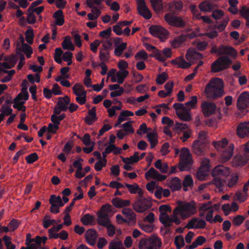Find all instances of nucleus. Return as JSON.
I'll return each instance as SVG.
<instances>
[{
    "label": "nucleus",
    "mask_w": 249,
    "mask_h": 249,
    "mask_svg": "<svg viewBox=\"0 0 249 249\" xmlns=\"http://www.w3.org/2000/svg\"><path fill=\"white\" fill-rule=\"evenodd\" d=\"M148 58V53L143 50L138 52L135 55L136 60H146Z\"/></svg>",
    "instance_id": "55"
},
{
    "label": "nucleus",
    "mask_w": 249,
    "mask_h": 249,
    "mask_svg": "<svg viewBox=\"0 0 249 249\" xmlns=\"http://www.w3.org/2000/svg\"><path fill=\"white\" fill-rule=\"evenodd\" d=\"M206 239L205 237L202 236H198L196 240L191 245L188 249H194L196 248L198 246L203 245L206 242Z\"/></svg>",
    "instance_id": "51"
},
{
    "label": "nucleus",
    "mask_w": 249,
    "mask_h": 249,
    "mask_svg": "<svg viewBox=\"0 0 249 249\" xmlns=\"http://www.w3.org/2000/svg\"><path fill=\"white\" fill-rule=\"evenodd\" d=\"M192 155L188 148L183 147L181 148L180 154V161L178 168L180 171L188 170L192 163Z\"/></svg>",
    "instance_id": "3"
},
{
    "label": "nucleus",
    "mask_w": 249,
    "mask_h": 249,
    "mask_svg": "<svg viewBox=\"0 0 249 249\" xmlns=\"http://www.w3.org/2000/svg\"><path fill=\"white\" fill-rule=\"evenodd\" d=\"M145 178L147 180L152 178L162 181L165 180L167 177L165 175L160 174L154 168H150L149 170L145 173Z\"/></svg>",
    "instance_id": "16"
},
{
    "label": "nucleus",
    "mask_w": 249,
    "mask_h": 249,
    "mask_svg": "<svg viewBox=\"0 0 249 249\" xmlns=\"http://www.w3.org/2000/svg\"><path fill=\"white\" fill-rule=\"evenodd\" d=\"M201 107L204 116L209 117L217 112L219 113L218 119L221 118L220 108L216 107L215 103L204 101L201 104Z\"/></svg>",
    "instance_id": "8"
},
{
    "label": "nucleus",
    "mask_w": 249,
    "mask_h": 249,
    "mask_svg": "<svg viewBox=\"0 0 249 249\" xmlns=\"http://www.w3.org/2000/svg\"><path fill=\"white\" fill-rule=\"evenodd\" d=\"M230 174V169L223 165L215 166L212 171V176L213 177H227Z\"/></svg>",
    "instance_id": "17"
},
{
    "label": "nucleus",
    "mask_w": 249,
    "mask_h": 249,
    "mask_svg": "<svg viewBox=\"0 0 249 249\" xmlns=\"http://www.w3.org/2000/svg\"><path fill=\"white\" fill-rule=\"evenodd\" d=\"M192 152L198 155L201 156L206 152V144L204 142L194 141L192 145Z\"/></svg>",
    "instance_id": "18"
},
{
    "label": "nucleus",
    "mask_w": 249,
    "mask_h": 249,
    "mask_svg": "<svg viewBox=\"0 0 249 249\" xmlns=\"http://www.w3.org/2000/svg\"><path fill=\"white\" fill-rule=\"evenodd\" d=\"M140 158H139L138 152H135L133 156H131L129 158L123 159V161L124 163H128L131 164L138 162Z\"/></svg>",
    "instance_id": "47"
},
{
    "label": "nucleus",
    "mask_w": 249,
    "mask_h": 249,
    "mask_svg": "<svg viewBox=\"0 0 249 249\" xmlns=\"http://www.w3.org/2000/svg\"><path fill=\"white\" fill-rule=\"evenodd\" d=\"M249 107V92H242L237 101V107L239 109H246Z\"/></svg>",
    "instance_id": "13"
},
{
    "label": "nucleus",
    "mask_w": 249,
    "mask_h": 249,
    "mask_svg": "<svg viewBox=\"0 0 249 249\" xmlns=\"http://www.w3.org/2000/svg\"><path fill=\"white\" fill-rule=\"evenodd\" d=\"M72 91L76 96L75 100L80 105H84L87 101V91L80 83H76L72 87Z\"/></svg>",
    "instance_id": "10"
},
{
    "label": "nucleus",
    "mask_w": 249,
    "mask_h": 249,
    "mask_svg": "<svg viewBox=\"0 0 249 249\" xmlns=\"http://www.w3.org/2000/svg\"><path fill=\"white\" fill-rule=\"evenodd\" d=\"M70 103V98L67 95L65 96L64 97L59 98L58 101L57 103V106L60 107V108L62 109L63 111H65L68 109V105Z\"/></svg>",
    "instance_id": "30"
},
{
    "label": "nucleus",
    "mask_w": 249,
    "mask_h": 249,
    "mask_svg": "<svg viewBox=\"0 0 249 249\" xmlns=\"http://www.w3.org/2000/svg\"><path fill=\"white\" fill-rule=\"evenodd\" d=\"M236 133L241 138L249 135V122L240 123L237 127Z\"/></svg>",
    "instance_id": "22"
},
{
    "label": "nucleus",
    "mask_w": 249,
    "mask_h": 249,
    "mask_svg": "<svg viewBox=\"0 0 249 249\" xmlns=\"http://www.w3.org/2000/svg\"><path fill=\"white\" fill-rule=\"evenodd\" d=\"M237 54V51L231 47L225 45H221L219 47V55L227 54L236 56Z\"/></svg>",
    "instance_id": "24"
},
{
    "label": "nucleus",
    "mask_w": 249,
    "mask_h": 249,
    "mask_svg": "<svg viewBox=\"0 0 249 249\" xmlns=\"http://www.w3.org/2000/svg\"><path fill=\"white\" fill-rule=\"evenodd\" d=\"M224 87V82L221 79L212 78L205 88L204 94L208 99H216L223 95Z\"/></svg>",
    "instance_id": "2"
},
{
    "label": "nucleus",
    "mask_w": 249,
    "mask_h": 249,
    "mask_svg": "<svg viewBox=\"0 0 249 249\" xmlns=\"http://www.w3.org/2000/svg\"><path fill=\"white\" fill-rule=\"evenodd\" d=\"M127 43H123L120 45L116 46L114 50V54L117 56H121L123 53L124 51L126 48Z\"/></svg>",
    "instance_id": "56"
},
{
    "label": "nucleus",
    "mask_w": 249,
    "mask_h": 249,
    "mask_svg": "<svg viewBox=\"0 0 249 249\" xmlns=\"http://www.w3.org/2000/svg\"><path fill=\"white\" fill-rule=\"evenodd\" d=\"M152 206L151 201L148 199L140 197L132 205L133 209L138 213H143Z\"/></svg>",
    "instance_id": "7"
},
{
    "label": "nucleus",
    "mask_w": 249,
    "mask_h": 249,
    "mask_svg": "<svg viewBox=\"0 0 249 249\" xmlns=\"http://www.w3.org/2000/svg\"><path fill=\"white\" fill-rule=\"evenodd\" d=\"M245 219V217L242 215H237L234 217L232 220V222L234 226L237 227L241 225Z\"/></svg>",
    "instance_id": "62"
},
{
    "label": "nucleus",
    "mask_w": 249,
    "mask_h": 249,
    "mask_svg": "<svg viewBox=\"0 0 249 249\" xmlns=\"http://www.w3.org/2000/svg\"><path fill=\"white\" fill-rule=\"evenodd\" d=\"M150 56L155 58L157 60L160 62L165 61V59L163 56L162 51L158 50L157 48L154 51H153L152 54H150Z\"/></svg>",
    "instance_id": "54"
},
{
    "label": "nucleus",
    "mask_w": 249,
    "mask_h": 249,
    "mask_svg": "<svg viewBox=\"0 0 249 249\" xmlns=\"http://www.w3.org/2000/svg\"><path fill=\"white\" fill-rule=\"evenodd\" d=\"M248 160V158L244 159L242 156H236L233 159L232 164L234 166H242L244 165Z\"/></svg>",
    "instance_id": "39"
},
{
    "label": "nucleus",
    "mask_w": 249,
    "mask_h": 249,
    "mask_svg": "<svg viewBox=\"0 0 249 249\" xmlns=\"http://www.w3.org/2000/svg\"><path fill=\"white\" fill-rule=\"evenodd\" d=\"M111 202L113 206L117 208H121L124 207L128 206L130 204L129 200H123L119 197H115L112 199Z\"/></svg>",
    "instance_id": "27"
},
{
    "label": "nucleus",
    "mask_w": 249,
    "mask_h": 249,
    "mask_svg": "<svg viewBox=\"0 0 249 249\" xmlns=\"http://www.w3.org/2000/svg\"><path fill=\"white\" fill-rule=\"evenodd\" d=\"M185 57L189 63L192 64L196 63L197 60H201L203 58V55L195 49H190L187 51Z\"/></svg>",
    "instance_id": "14"
},
{
    "label": "nucleus",
    "mask_w": 249,
    "mask_h": 249,
    "mask_svg": "<svg viewBox=\"0 0 249 249\" xmlns=\"http://www.w3.org/2000/svg\"><path fill=\"white\" fill-rule=\"evenodd\" d=\"M155 166L162 173H167L168 172V165L167 163L166 162L162 163L160 160H158L156 161Z\"/></svg>",
    "instance_id": "45"
},
{
    "label": "nucleus",
    "mask_w": 249,
    "mask_h": 249,
    "mask_svg": "<svg viewBox=\"0 0 249 249\" xmlns=\"http://www.w3.org/2000/svg\"><path fill=\"white\" fill-rule=\"evenodd\" d=\"M98 224L106 227L111 223L108 214H98L97 217Z\"/></svg>",
    "instance_id": "34"
},
{
    "label": "nucleus",
    "mask_w": 249,
    "mask_h": 249,
    "mask_svg": "<svg viewBox=\"0 0 249 249\" xmlns=\"http://www.w3.org/2000/svg\"><path fill=\"white\" fill-rule=\"evenodd\" d=\"M168 78V75L167 73L163 72L161 74H159L156 79L157 83L159 85L163 84Z\"/></svg>",
    "instance_id": "63"
},
{
    "label": "nucleus",
    "mask_w": 249,
    "mask_h": 249,
    "mask_svg": "<svg viewBox=\"0 0 249 249\" xmlns=\"http://www.w3.org/2000/svg\"><path fill=\"white\" fill-rule=\"evenodd\" d=\"M65 117L66 115L64 113H63L59 116L55 115V114H53L51 116V120L53 124L59 126L60 121L63 120Z\"/></svg>",
    "instance_id": "59"
},
{
    "label": "nucleus",
    "mask_w": 249,
    "mask_h": 249,
    "mask_svg": "<svg viewBox=\"0 0 249 249\" xmlns=\"http://www.w3.org/2000/svg\"><path fill=\"white\" fill-rule=\"evenodd\" d=\"M62 46L64 50H69L73 51L74 50V46L72 44L71 38L70 36H66L64 38V40L62 42Z\"/></svg>",
    "instance_id": "36"
},
{
    "label": "nucleus",
    "mask_w": 249,
    "mask_h": 249,
    "mask_svg": "<svg viewBox=\"0 0 249 249\" xmlns=\"http://www.w3.org/2000/svg\"><path fill=\"white\" fill-rule=\"evenodd\" d=\"M150 2L153 10L156 12H159L162 9L161 0H150Z\"/></svg>",
    "instance_id": "53"
},
{
    "label": "nucleus",
    "mask_w": 249,
    "mask_h": 249,
    "mask_svg": "<svg viewBox=\"0 0 249 249\" xmlns=\"http://www.w3.org/2000/svg\"><path fill=\"white\" fill-rule=\"evenodd\" d=\"M85 237L88 244L91 246H94L97 238V233L93 229H89L86 232Z\"/></svg>",
    "instance_id": "20"
},
{
    "label": "nucleus",
    "mask_w": 249,
    "mask_h": 249,
    "mask_svg": "<svg viewBox=\"0 0 249 249\" xmlns=\"http://www.w3.org/2000/svg\"><path fill=\"white\" fill-rule=\"evenodd\" d=\"M53 17L55 19V24L56 25L62 26L64 23V16L61 10H57L54 12Z\"/></svg>",
    "instance_id": "31"
},
{
    "label": "nucleus",
    "mask_w": 249,
    "mask_h": 249,
    "mask_svg": "<svg viewBox=\"0 0 249 249\" xmlns=\"http://www.w3.org/2000/svg\"><path fill=\"white\" fill-rule=\"evenodd\" d=\"M122 213L125 215L127 220V223L135 222L136 215L135 213L130 208H124L122 210Z\"/></svg>",
    "instance_id": "28"
},
{
    "label": "nucleus",
    "mask_w": 249,
    "mask_h": 249,
    "mask_svg": "<svg viewBox=\"0 0 249 249\" xmlns=\"http://www.w3.org/2000/svg\"><path fill=\"white\" fill-rule=\"evenodd\" d=\"M166 182L168 187L173 192L178 191L181 188V180L177 177L168 178Z\"/></svg>",
    "instance_id": "19"
},
{
    "label": "nucleus",
    "mask_w": 249,
    "mask_h": 249,
    "mask_svg": "<svg viewBox=\"0 0 249 249\" xmlns=\"http://www.w3.org/2000/svg\"><path fill=\"white\" fill-rule=\"evenodd\" d=\"M186 41V36L184 35H181L172 40L170 43L171 46L174 48L179 47L181 44Z\"/></svg>",
    "instance_id": "35"
},
{
    "label": "nucleus",
    "mask_w": 249,
    "mask_h": 249,
    "mask_svg": "<svg viewBox=\"0 0 249 249\" xmlns=\"http://www.w3.org/2000/svg\"><path fill=\"white\" fill-rule=\"evenodd\" d=\"M81 221L84 225H91L93 221V217L89 214H86L81 217Z\"/></svg>",
    "instance_id": "60"
},
{
    "label": "nucleus",
    "mask_w": 249,
    "mask_h": 249,
    "mask_svg": "<svg viewBox=\"0 0 249 249\" xmlns=\"http://www.w3.org/2000/svg\"><path fill=\"white\" fill-rule=\"evenodd\" d=\"M197 102V98L196 96H192L190 98V100L186 102L185 105L189 110L195 107L196 105Z\"/></svg>",
    "instance_id": "61"
},
{
    "label": "nucleus",
    "mask_w": 249,
    "mask_h": 249,
    "mask_svg": "<svg viewBox=\"0 0 249 249\" xmlns=\"http://www.w3.org/2000/svg\"><path fill=\"white\" fill-rule=\"evenodd\" d=\"M178 117L183 121L189 122L192 120V116L190 113V110L184 111L183 112L177 111L176 113Z\"/></svg>",
    "instance_id": "38"
},
{
    "label": "nucleus",
    "mask_w": 249,
    "mask_h": 249,
    "mask_svg": "<svg viewBox=\"0 0 249 249\" xmlns=\"http://www.w3.org/2000/svg\"><path fill=\"white\" fill-rule=\"evenodd\" d=\"M183 189L186 192L189 189H192L194 186V181L192 177L190 175L185 177L182 182Z\"/></svg>",
    "instance_id": "32"
},
{
    "label": "nucleus",
    "mask_w": 249,
    "mask_h": 249,
    "mask_svg": "<svg viewBox=\"0 0 249 249\" xmlns=\"http://www.w3.org/2000/svg\"><path fill=\"white\" fill-rule=\"evenodd\" d=\"M234 150V145L230 143L227 148L222 153L220 160L222 162H225L229 160L233 156Z\"/></svg>",
    "instance_id": "21"
},
{
    "label": "nucleus",
    "mask_w": 249,
    "mask_h": 249,
    "mask_svg": "<svg viewBox=\"0 0 249 249\" xmlns=\"http://www.w3.org/2000/svg\"><path fill=\"white\" fill-rule=\"evenodd\" d=\"M159 210L160 212V215L159 216L160 222L165 227H171L172 223H174L173 213L171 216L167 213V212H171L170 206L168 205H162L159 207Z\"/></svg>",
    "instance_id": "5"
},
{
    "label": "nucleus",
    "mask_w": 249,
    "mask_h": 249,
    "mask_svg": "<svg viewBox=\"0 0 249 249\" xmlns=\"http://www.w3.org/2000/svg\"><path fill=\"white\" fill-rule=\"evenodd\" d=\"M149 31L153 36L159 38L162 41L166 39L169 34L167 30L160 26H151Z\"/></svg>",
    "instance_id": "11"
},
{
    "label": "nucleus",
    "mask_w": 249,
    "mask_h": 249,
    "mask_svg": "<svg viewBox=\"0 0 249 249\" xmlns=\"http://www.w3.org/2000/svg\"><path fill=\"white\" fill-rule=\"evenodd\" d=\"M164 18L165 21L172 26L182 28L186 24V21L182 17L176 16L170 13L165 14Z\"/></svg>",
    "instance_id": "9"
},
{
    "label": "nucleus",
    "mask_w": 249,
    "mask_h": 249,
    "mask_svg": "<svg viewBox=\"0 0 249 249\" xmlns=\"http://www.w3.org/2000/svg\"><path fill=\"white\" fill-rule=\"evenodd\" d=\"M228 144V141L226 138H223L221 141H215L213 142L214 147L217 150L224 148Z\"/></svg>",
    "instance_id": "44"
},
{
    "label": "nucleus",
    "mask_w": 249,
    "mask_h": 249,
    "mask_svg": "<svg viewBox=\"0 0 249 249\" xmlns=\"http://www.w3.org/2000/svg\"><path fill=\"white\" fill-rule=\"evenodd\" d=\"M102 48L104 50L110 51L112 49L113 40L112 38H108L100 40Z\"/></svg>",
    "instance_id": "46"
},
{
    "label": "nucleus",
    "mask_w": 249,
    "mask_h": 249,
    "mask_svg": "<svg viewBox=\"0 0 249 249\" xmlns=\"http://www.w3.org/2000/svg\"><path fill=\"white\" fill-rule=\"evenodd\" d=\"M133 121H128L124 124L122 126L123 127L122 129L127 135L132 134L134 132V130L132 127Z\"/></svg>",
    "instance_id": "49"
},
{
    "label": "nucleus",
    "mask_w": 249,
    "mask_h": 249,
    "mask_svg": "<svg viewBox=\"0 0 249 249\" xmlns=\"http://www.w3.org/2000/svg\"><path fill=\"white\" fill-rule=\"evenodd\" d=\"M147 138L150 143L151 148H154L158 143V135L156 132L148 133Z\"/></svg>",
    "instance_id": "40"
},
{
    "label": "nucleus",
    "mask_w": 249,
    "mask_h": 249,
    "mask_svg": "<svg viewBox=\"0 0 249 249\" xmlns=\"http://www.w3.org/2000/svg\"><path fill=\"white\" fill-rule=\"evenodd\" d=\"M231 63V60L227 56L218 57L211 65V71L217 72L228 68Z\"/></svg>",
    "instance_id": "6"
},
{
    "label": "nucleus",
    "mask_w": 249,
    "mask_h": 249,
    "mask_svg": "<svg viewBox=\"0 0 249 249\" xmlns=\"http://www.w3.org/2000/svg\"><path fill=\"white\" fill-rule=\"evenodd\" d=\"M134 115L133 112L129 110L122 111L118 117L117 123L114 124L115 127L118 126L123 122L126 120L127 117L129 116H132Z\"/></svg>",
    "instance_id": "29"
},
{
    "label": "nucleus",
    "mask_w": 249,
    "mask_h": 249,
    "mask_svg": "<svg viewBox=\"0 0 249 249\" xmlns=\"http://www.w3.org/2000/svg\"><path fill=\"white\" fill-rule=\"evenodd\" d=\"M129 74L128 71H121L120 70L116 73V77L117 78V82L121 84H122L124 79L127 77Z\"/></svg>",
    "instance_id": "48"
},
{
    "label": "nucleus",
    "mask_w": 249,
    "mask_h": 249,
    "mask_svg": "<svg viewBox=\"0 0 249 249\" xmlns=\"http://www.w3.org/2000/svg\"><path fill=\"white\" fill-rule=\"evenodd\" d=\"M137 8L138 13L145 19L151 18V12L146 6L144 0H137Z\"/></svg>",
    "instance_id": "12"
},
{
    "label": "nucleus",
    "mask_w": 249,
    "mask_h": 249,
    "mask_svg": "<svg viewBox=\"0 0 249 249\" xmlns=\"http://www.w3.org/2000/svg\"><path fill=\"white\" fill-rule=\"evenodd\" d=\"M240 16L246 19V25L249 27V8L244 6L239 10Z\"/></svg>",
    "instance_id": "42"
},
{
    "label": "nucleus",
    "mask_w": 249,
    "mask_h": 249,
    "mask_svg": "<svg viewBox=\"0 0 249 249\" xmlns=\"http://www.w3.org/2000/svg\"><path fill=\"white\" fill-rule=\"evenodd\" d=\"M168 8L169 11L174 13L180 12L182 11L183 4L180 0H175L167 4Z\"/></svg>",
    "instance_id": "23"
},
{
    "label": "nucleus",
    "mask_w": 249,
    "mask_h": 249,
    "mask_svg": "<svg viewBox=\"0 0 249 249\" xmlns=\"http://www.w3.org/2000/svg\"><path fill=\"white\" fill-rule=\"evenodd\" d=\"M198 7L201 11L208 12L211 11L214 8V5L208 0L201 2L198 5Z\"/></svg>",
    "instance_id": "33"
},
{
    "label": "nucleus",
    "mask_w": 249,
    "mask_h": 249,
    "mask_svg": "<svg viewBox=\"0 0 249 249\" xmlns=\"http://www.w3.org/2000/svg\"><path fill=\"white\" fill-rule=\"evenodd\" d=\"M124 185L128 189L130 194H135L137 193L139 197H142L143 191L142 189L140 188L139 186L137 183H133V184L125 183Z\"/></svg>",
    "instance_id": "26"
},
{
    "label": "nucleus",
    "mask_w": 249,
    "mask_h": 249,
    "mask_svg": "<svg viewBox=\"0 0 249 249\" xmlns=\"http://www.w3.org/2000/svg\"><path fill=\"white\" fill-rule=\"evenodd\" d=\"M26 19L29 24H33L36 22V16L31 8H28L27 10V17Z\"/></svg>",
    "instance_id": "57"
},
{
    "label": "nucleus",
    "mask_w": 249,
    "mask_h": 249,
    "mask_svg": "<svg viewBox=\"0 0 249 249\" xmlns=\"http://www.w3.org/2000/svg\"><path fill=\"white\" fill-rule=\"evenodd\" d=\"M49 201L50 204L58 205L60 207L64 206V203L60 196H56L55 195H52Z\"/></svg>",
    "instance_id": "52"
},
{
    "label": "nucleus",
    "mask_w": 249,
    "mask_h": 249,
    "mask_svg": "<svg viewBox=\"0 0 249 249\" xmlns=\"http://www.w3.org/2000/svg\"><path fill=\"white\" fill-rule=\"evenodd\" d=\"M161 246L160 239L156 235L149 238H142L139 243V249H158Z\"/></svg>",
    "instance_id": "4"
},
{
    "label": "nucleus",
    "mask_w": 249,
    "mask_h": 249,
    "mask_svg": "<svg viewBox=\"0 0 249 249\" xmlns=\"http://www.w3.org/2000/svg\"><path fill=\"white\" fill-rule=\"evenodd\" d=\"M209 171L199 167L196 173L197 178L200 180H203L208 176Z\"/></svg>",
    "instance_id": "58"
},
{
    "label": "nucleus",
    "mask_w": 249,
    "mask_h": 249,
    "mask_svg": "<svg viewBox=\"0 0 249 249\" xmlns=\"http://www.w3.org/2000/svg\"><path fill=\"white\" fill-rule=\"evenodd\" d=\"M99 57L101 62H108L110 58V51L100 48Z\"/></svg>",
    "instance_id": "41"
},
{
    "label": "nucleus",
    "mask_w": 249,
    "mask_h": 249,
    "mask_svg": "<svg viewBox=\"0 0 249 249\" xmlns=\"http://www.w3.org/2000/svg\"><path fill=\"white\" fill-rule=\"evenodd\" d=\"M29 98V95L27 91V89L26 87H23L21 89V92L18 95V96L14 99V101H19L23 100L26 101Z\"/></svg>",
    "instance_id": "43"
},
{
    "label": "nucleus",
    "mask_w": 249,
    "mask_h": 249,
    "mask_svg": "<svg viewBox=\"0 0 249 249\" xmlns=\"http://www.w3.org/2000/svg\"><path fill=\"white\" fill-rule=\"evenodd\" d=\"M177 203V206L173 210V221L176 225L181 223V219H187L197 212L196 203L194 201L187 202L179 200Z\"/></svg>",
    "instance_id": "1"
},
{
    "label": "nucleus",
    "mask_w": 249,
    "mask_h": 249,
    "mask_svg": "<svg viewBox=\"0 0 249 249\" xmlns=\"http://www.w3.org/2000/svg\"><path fill=\"white\" fill-rule=\"evenodd\" d=\"M171 63L178 67L182 69H187L190 67L192 64L186 61L182 56H180L173 59L171 61Z\"/></svg>",
    "instance_id": "25"
},
{
    "label": "nucleus",
    "mask_w": 249,
    "mask_h": 249,
    "mask_svg": "<svg viewBox=\"0 0 249 249\" xmlns=\"http://www.w3.org/2000/svg\"><path fill=\"white\" fill-rule=\"evenodd\" d=\"M6 103L2 105L0 112H1V115H2V117L4 119L5 116H8L12 114V109L10 107V106L9 105V102L8 101H6Z\"/></svg>",
    "instance_id": "37"
},
{
    "label": "nucleus",
    "mask_w": 249,
    "mask_h": 249,
    "mask_svg": "<svg viewBox=\"0 0 249 249\" xmlns=\"http://www.w3.org/2000/svg\"><path fill=\"white\" fill-rule=\"evenodd\" d=\"M229 21V18L227 16L225 17L220 23L215 25L214 27L219 32H221L225 29Z\"/></svg>",
    "instance_id": "50"
},
{
    "label": "nucleus",
    "mask_w": 249,
    "mask_h": 249,
    "mask_svg": "<svg viewBox=\"0 0 249 249\" xmlns=\"http://www.w3.org/2000/svg\"><path fill=\"white\" fill-rule=\"evenodd\" d=\"M206 226V223L205 220L200 219L197 217H194L191 219L186 225V227L188 229H202Z\"/></svg>",
    "instance_id": "15"
},
{
    "label": "nucleus",
    "mask_w": 249,
    "mask_h": 249,
    "mask_svg": "<svg viewBox=\"0 0 249 249\" xmlns=\"http://www.w3.org/2000/svg\"><path fill=\"white\" fill-rule=\"evenodd\" d=\"M124 247L121 241H111L109 243V249H123Z\"/></svg>",
    "instance_id": "64"
}]
</instances>
